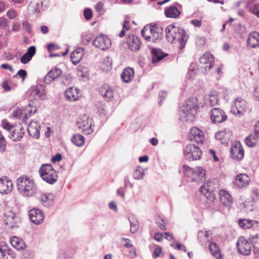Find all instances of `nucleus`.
I'll use <instances>...</instances> for the list:
<instances>
[{
	"label": "nucleus",
	"instance_id": "62",
	"mask_svg": "<svg viewBox=\"0 0 259 259\" xmlns=\"http://www.w3.org/2000/svg\"><path fill=\"white\" fill-rule=\"evenodd\" d=\"M62 159V155L60 153H58L56 154L52 159V161L53 162H56L57 161H60Z\"/></svg>",
	"mask_w": 259,
	"mask_h": 259
},
{
	"label": "nucleus",
	"instance_id": "14",
	"mask_svg": "<svg viewBox=\"0 0 259 259\" xmlns=\"http://www.w3.org/2000/svg\"><path fill=\"white\" fill-rule=\"evenodd\" d=\"M199 62L202 65V68L204 69L206 73L212 67L214 63V58L211 54L207 52L200 57Z\"/></svg>",
	"mask_w": 259,
	"mask_h": 259
},
{
	"label": "nucleus",
	"instance_id": "38",
	"mask_svg": "<svg viewBox=\"0 0 259 259\" xmlns=\"http://www.w3.org/2000/svg\"><path fill=\"white\" fill-rule=\"evenodd\" d=\"M258 138L254 134L248 136L244 140L245 144L250 147H254L256 143L257 139Z\"/></svg>",
	"mask_w": 259,
	"mask_h": 259
},
{
	"label": "nucleus",
	"instance_id": "59",
	"mask_svg": "<svg viewBox=\"0 0 259 259\" xmlns=\"http://www.w3.org/2000/svg\"><path fill=\"white\" fill-rule=\"evenodd\" d=\"M167 96V93L165 91H160L159 93V98L160 100L159 101V104L161 105V102L163 100H164Z\"/></svg>",
	"mask_w": 259,
	"mask_h": 259
},
{
	"label": "nucleus",
	"instance_id": "46",
	"mask_svg": "<svg viewBox=\"0 0 259 259\" xmlns=\"http://www.w3.org/2000/svg\"><path fill=\"white\" fill-rule=\"evenodd\" d=\"M27 76V72L24 69H20L18 71L17 73L14 76V77L17 78L19 76L22 78V81H23Z\"/></svg>",
	"mask_w": 259,
	"mask_h": 259
},
{
	"label": "nucleus",
	"instance_id": "28",
	"mask_svg": "<svg viewBox=\"0 0 259 259\" xmlns=\"http://www.w3.org/2000/svg\"><path fill=\"white\" fill-rule=\"evenodd\" d=\"M247 46L254 48L259 46V33L254 31L248 36L247 40Z\"/></svg>",
	"mask_w": 259,
	"mask_h": 259
},
{
	"label": "nucleus",
	"instance_id": "33",
	"mask_svg": "<svg viewBox=\"0 0 259 259\" xmlns=\"http://www.w3.org/2000/svg\"><path fill=\"white\" fill-rule=\"evenodd\" d=\"M24 135L23 128L20 126L19 129H15L10 134V138L14 141H20Z\"/></svg>",
	"mask_w": 259,
	"mask_h": 259
},
{
	"label": "nucleus",
	"instance_id": "41",
	"mask_svg": "<svg viewBox=\"0 0 259 259\" xmlns=\"http://www.w3.org/2000/svg\"><path fill=\"white\" fill-rule=\"evenodd\" d=\"M45 90L41 85H37L31 91V95L37 96L38 98H43Z\"/></svg>",
	"mask_w": 259,
	"mask_h": 259
},
{
	"label": "nucleus",
	"instance_id": "10",
	"mask_svg": "<svg viewBox=\"0 0 259 259\" xmlns=\"http://www.w3.org/2000/svg\"><path fill=\"white\" fill-rule=\"evenodd\" d=\"M182 5L177 2L165 8L164 14L166 17L176 18L181 14Z\"/></svg>",
	"mask_w": 259,
	"mask_h": 259
},
{
	"label": "nucleus",
	"instance_id": "34",
	"mask_svg": "<svg viewBox=\"0 0 259 259\" xmlns=\"http://www.w3.org/2000/svg\"><path fill=\"white\" fill-rule=\"evenodd\" d=\"M7 254L13 255V251L7 244L2 243L0 244V259H5Z\"/></svg>",
	"mask_w": 259,
	"mask_h": 259
},
{
	"label": "nucleus",
	"instance_id": "49",
	"mask_svg": "<svg viewBox=\"0 0 259 259\" xmlns=\"http://www.w3.org/2000/svg\"><path fill=\"white\" fill-rule=\"evenodd\" d=\"M83 14L85 18L87 20H90L92 17V12L89 8H86L84 10Z\"/></svg>",
	"mask_w": 259,
	"mask_h": 259
},
{
	"label": "nucleus",
	"instance_id": "57",
	"mask_svg": "<svg viewBox=\"0 0 259 259\" xmlns=\"http://www.w3.org/2000/svg\"><path fill=\"white\" fill-rule=\"evenodd\" d=\"M252 13L256 15L259 18V4H255L251 9Z\"/></svg>",
	"mask_w": 259,
	"mask_h": 259
},
{
	"label": "nucleus",
	"instance_id": "43",
	"mask_svg": "<svg viewBox=\"0 0 259 259\" xmlns=\"http://www.w3.org/2000/svg\"><path fill=\"white\" fill-rule=\"evenodd\" d=\"M130 222L131 228L130 231L132 233H136L139 229V223L138 221L134 218H128Z\"/></svg>",
	"mask_w": 259,
	"mask_h": 259
},
{
	"label": "nucleus",
	"instance_id": "45",
	"mask_svg": "<svg viewBox=\"0 0 259 259\" xmlns=\"http://www.w3.org/2000/svg\"><path fill=\"white\" fill-rule=\"evenodd\" d=\"M144 171L142 168L137 167L133 172V177L135 179L140 180L143 178Z\"/></svg>",
	"mask_w": 259,
	"mask_h": 259
},
{
	"label": "nucleus",
	"instance_id": "6",
	"mask_svg": "<svg viewBox=\"0 0 259 259\" xmlns=\"http://www.w3.org/2000/svg\"><path fill=\"white\" fill-rule=\"evenodd\" d=\"M185 158L189 161L201 159L202 152L200 148L195 144H188L183 149Z\"/></svg>",
	"mask_w": 259,
	"mask_h": 259
},
{
	"label": "nucleus",
	"instance_id": "3",
	"mask_svg": "<svg viewBox=\"0 0 259 259\" xmlns=\"http://www.w3.org/2000/svg\"><path fill=\"white\" fill-rule=\"evenodd\" d=\"M18 191L21 194L25 197H29L34 194L36 185L33 180L26 176H22L17 180Z\"/></svg>",
	"mask_w": 259,
	"mask_h": 259
},
{
	"label": "nucleus",
	"instance_id": "8",
	"mask_svg": "<svg viewBox=\"0 0 259 259\" xmlns=\"http://www.w3.org/2000/svg\"><path fill=\"white\" fill-rule=\"evenodd\" d=\"M210 117L212 123H220L226 121L228 116L226 113L220 108H214L210 111Z\"/></svg>",
	"mask_w": 259,
	"mask_h": 259
},
{
	"label": "nucleus",
	"instance_id": "30",
	"mask_svg": "<svg viewBox=\"0 0 259 259\" xmlns=\"http://www.w3.org/2000/svg\"><path fill=\"white\" fill-rule=\"evenodd\" d=\"M10 242L11 245L17 250L24 249L26 245L25 242L22 239L16 236L11 237Z\"/></svg>",
	"mask_w": 259,
	"mask_h": 259
},
{
	"label": "nucleus",
	"instance_id": "29",
	"mask_svg": "<svg viewBox=\"0 0 259 259\" xmlns=\"http://www.w3.org/2000/svg\"><path fill=\"white\" fill-rule=\"evenodd\" d=\"M83 49L78 48L74 50L70 55V59L73 64H77L80 62L83 56Z\"/></svg>",
	"mask_w": 259,
	"mask_h": 259
},
{
	"label": "nucleus",
	"instance_id": "53",
	"mask_svg": "<svg viewBox=\"0 0 259 259\" xmlns=\"http://www.w3.org/2000/svg\"><path fill=\"white\" fill-rule=\"evenodd\" d=\"M26 53L32 57L36 53L35 47L34 46H30L27 49Z\"/></svg>",
	"mask_w": 259,
	"mask_h": 259
},
{
	"label": "nucleus",
	"instance_id": "20",
	"mask_svg": "<svg viewBox=\"0 0 259 259\" xmlns=\"http://www.w3.org/2000/svg\"><path fill=\"white\" fill-rule=\"evenodd\" d=\"M62 73V70L57 67L52 68L45 76L44 82L46 84L50 83L56 78L59 77Z\"/></svg>",
	"mask_w": 259,
	"mask_h": 259
},
{
	"label": "nucleus",
	"instance_id": "13",
	"mask_svg": "<svg viewBox=\"0 0 259 259\" xmlns=\"http://www.w3.org/2000/svg\"><path fill=\"white\" fill-rule=\"evenodd\" d=\"M111 45L110 39L105 35H100L97 36L93 41V46L102 50L109 49Z\"/></svg>",
	"mask_w": 259,
	"mask_h": 259
},
{
	"label": "nucleus",
	"instance_id": "24",
	"mask_svg": "<svg viewBox=\"0 0 259 259\" xmlns=\"http://www.w3.org/2000/svg\"><path fill=\"white\" fill-rule=\"evenodd\" d=\"M199 190L210 201H213L215 199V196L212 188L210 187V185H207V183L202 185Z\"/></svg>",
	"mask_w": 259,
	"mask_h": 259
},
{
	"label": "nucleus",
	"instance_id": "63",
	"mask_svg": "<svg viewBox=\"0 0 259 259\" xmlns=\"http://www.w3.org/2000/svg\"><path fill=\"white\" fill-rule=\"evenodd\" d=\"M191 23L196 27H200L202 25L201 21L197 19L192 20Z\"/></svg>",
	"mask_w": 259,
	"mask_h": 259
},
{
	"label": "nucleus",
	"instance_id": "23",
	"mask_svg": "<svg viewBox=\"0 0 259 259\" xmlns=\"http://www.w3.org/2000/svg\"><path fill=\"white\" fill-rule=\"evenodd\" d=\"M66 98L70 101L77 100L80 97L79 90L76 88L71 87L65 92Z\"/></svg>",
	"mask_w": 259,
	"mask_h": 259
},
{
	"label": "nucleus",
	"instance_id": "40",
	"mask_svg": "<svg viewBox=\"0 0 259 259\" xmlns=\"http://www.w3.org/2000/svg\"><path fill=\"white\" fill-rule=\"evenodd\" d=\"M25 114V117L22 119V121L23 123H26L28 118L27 114L24 113L23 111L20 108H17L12 113L14 117L17 119H20L22 115Z\"/></svg>",
	"mask_w": 259,
	"mask_h": 259
},
{
	"label": "nucleus",
	"instance_id": "16",
	"mask_svg": "<svg viewBox=\"0 0 259 259\" xmlns=\"http://www.w3.org/2000/svg\"><path fill=\"white\" fill-rule=\"evenodd\" d=\"M126 43L128 49L133 52L139 51L142 45L139 38L134 34L128 36L126 39Z\"/></svg>",
	"mask_w": 259,
	"mask_h": 259
},
{
	"label": "nucleus",
	"instance_id": "36",
	"mask_svg": "<svg viewBox=\"0 0 259 259\" xmlns=\"http://www.w3.org/2000/svg\"><path fill=\"white\" fill-rule=\"evenodd\" d=\"M42 7V1H31L28 6V9L33 13L38 12Z\"/></svg>",
	"mask_w": 259,
	"mask_h": 259
},
{
	"label": "nucleus",
	"instance_id": "48",
	"mask_svg": "<svg viewBox=\"0 0 259 259\" xmlns=\"http://www.w3.org/2000/svg\"><path fill=\"white\" fill-rule=\"evenodd\" d=\"M6 148V141L4 137L0 132V152H4Z\"/></svg>",
	"mask_w": 259,
	"mask_h": 259
},
{
	"label": "nucleus",
	"instance_id": "7",
	"mask_svg": "<svg viewBox=\"0 0 259 259\" xmlns=\"http://www.w3.org/2000/svg\"><path fill=\"white\" fill-rule=\"evenodd\" d=\"M246 110V102L241 97H237L231 105V112L238 117L244 115Z\"/></svg>",
	"mask_w": 259,
	"mask_h": 259
},
{
	"label": "nucleus",
	"instance_id": "27",
	"mask_svg": "<svg viewBox=\"0 0 259 259\" xmlns=\"http://www.w3.org/2000/svg\"><path fill=\"white\" fill-rule=\"evenodd\" d=\"M40 125L36 121H32L27 127V131L29 135L35 139L39 137Z\"/></svg>",
	"mask_w": 259,
	"mask_h": 259
},
{
	"label": "nucleus",
	"instance_id": "44",
	"mask_svg": "<svg viewBox=\"0 0 259 259\" xmlns=\"http://www.w3.org/2000/svg\"><path fill=\"white\" fill-rule=\"evenodd\" d=\"M141 35L146 40L150 41V26L144 27L141 31Z\"/></svg>",
	"mask_w": 259,
	"mask_h": 259
},
{
	"label": "nucleus",
	"instance_id": "17",
	"mask_svg": "<svg viewBox=\"0 0 259 259\" xmlns=\"http://www.w3.org/2000/svg\"><path fill=\"white\" fill-rule=\"evenodd\" d=\"M29 216L32 223L36 225L40 224L44 221L42 211L39 209H32L29 211Z\"/></svg>",
	"mask_w": 259,
	"mask_h": 259
},
{
	"label": "nucleus",
	"instance_id": "37",
	"mask_svg": "<svg viewBox=\"0 0 259 259\" xmlns=\"http://www.w3.org/2000/svg\"><path fill=\"white\" fill-rule=\"evenodd\" d=\"M218 103V98L214 95H208L205 97V104L206 106H213Z\"/></svg>",
	"mask_w": 259,
	"mask_h": 259
},
{
	"label": "nucleus",
	"instance_id": "32",
	"mask_svg": "<svg viewBox=\"0 0 259 259\" xmlns=\"http://www.w3.org/2000/svg\"><path fill=\"white\" fill-rule=\"evenodd\" d=\"M152 60L153 63L158 62L167 56V54H164L160 49H153L151 51Z\"/></svg>",
	"mask_w": 259,
	"mask_h": 259
},
{
	"label": "nucleus",
	"instance_id": "18",
	"mask_svg": "<svg viewBox=\"0 0 259 259\" xmlns=\"http://www.w3.org/2000/svg\"><path fill=\"white\" fill-rule=\"evenodd\" d=\"M150 41L154 42L160 40L163 37V29L157 25H150Z\"/></svg>",
	"mask_w": 259,
	"mask_h": 259
},
{
	"label": "nucleus",
	"instance_id": "4",
	"mask_svg": "<svg viewBox=\"0 0 259 259\" xmlns=\"http://www.w3.org/2000/svg\"><path fill=\"white\" fill-rule=\"evenodd\" d=\"M183 172L187 181L191 182L200 183L205 180V170L200 167L193 169L188 166L183 165Z\"/></svg>",
	"mask_w": 259,
	"mask_h": 259
},
{
	"label": "nucleus",
	"instance_id": "39",
	"mask_svg": "<svg viewBox=\"0 0 259 259\" xmlns=\"http://www.w3.org/2000/svg\"><path fill=\"white\" fill-rule=\"evenodd\" d=\"M72 143L78 147L82 146L84 142V138L80 134H75L71 138Z\"/></svg>",
	"mask_w": 259,
	"mask_h": 259
},
{
	"label": "nucleus",
	"instance_id": "51",
	"mask_svg": "<svg viewBox=\"0 0 259 259\" xmlns=\"http://www.w3.org/2000/svg\"><path fill=\"white\" fill-rule=\"evenodd\" d=\"M78 128L84 130V128L88 126V122L87 120H78Z\"/></svg>",
	"mask_w": 259,
	"mask_h": 259
},
{
	"label": "nucleus",
	"instance_id": "58",
	"mask_svg": "<svg viewBox=\"0 0 259 259\" xmlns=\"http://www.w3.org/2000/svg\"><path fill=\"white\" fill-rule=\"evenodd\" d=\"M7 15L10 19H12L16 17L17 13L15 11L11 10L7 12Z\"/></svg>",
	"mask_w": 259,
	"mask_h": 259
},
{
	"label": "nucleus",
	"instance_id": "42",
	"mask_svg": "<svg viewBox=\"0 0 259 259\" xmlns=\"http://www.w3.org/2000/svg\"><path fill=\"white\" fill-rule=\"evenodd\" d=\"M209 248L210 251L213 256H215L217 258L220 256L219 248L215 243H210L209 245Z\"/></svg>",
	"mask_w": 259,
	"mask_h": 259
},
{
	"label": "nucleus",
	"instance_id": "35",
	"mask_svg": "<svg viewBox=\"0 0 259 259\" xmlns=\"http://www.w3.org/2000/svg\"><path fill=\"white\" fill-rule=\"evenodd\" d=\"M40 199L42 203H46L44 205L47 206L52 205L54 202V196L51 193L41 194Z\"/></svg>",
	"mask_w": 259,
	"mask_h": 259
},
{
	"label": "nucleus",
	"instance_id": "5",
	"mask_svg": "<svg viewBox=\"0 0 259 259\" xmlns=\"http://www.w3.org/2000/svg\"><path fill=\"white\" fill-rule=\"evenodd\" d=\"M39 172L42 179L49 184H54L57 181V172L50 164L42 165L39 169Z\"/></svg>",
	"mask_w": 259,
	"mask_h": 259
},
{
	"label": "nucleus",
	"instance_id": "1",
	"mask_svg": "<svg viewBox=\"0 0 259 259\" xmlns=\"http://www.w3.org/2000/svg\"><path fill=\"white\" fill-rule=\"evenodd\" d=\"M166 37L171 43L178 42L179 50H183L188 40L189 35L183 28L170 24L165 28Z\"/></svg>",
	"mask_w": 259,
	"mask_h": 259
},
{
	"label": "nucleus",
	"instance_id": "52",
	"mask_svg": "<svg viewBox=\"0 0 259 259\" xmlns=\"http://www.w3.org/2000/svg\"><path fill=\"white\" fill-rule=\"evenodd\" d=\"M227 132L226 130L219 131L215 134V138L218 140H221L223 139V137H225V135L227 134Z\"/></svg>",
	"mask_w": 259,
	"mask_h": 259
},
{
	"label": "nucleus",
	"instance_id": "21",
	"mask_svg": "<svg viewBox=\"0 0 259 259\" xmlns=\"http://www.w3.org/2000/svg\"><path fill=\"white\" fill-rule=\"evenodd\" d=\"M250 179L248 175L245 174H240L236 176L234 181V184L238 188H242L246 186Z\"/></svg>",
	"mask_w": 259,
	"mask_h": 259
},
{
	"label": "nucleus",
	"instance_id": "47",
	"mask_svg": "<svg viewBox=\"0 0 259 259\" xmlns=\"http://www.w3.org/2000/svg\"><path fill=\"white\" fill-rule=\"evenodd\" d=\"M32 58L26 52L20 58V61L23 64H26L31 60Z\"/></svg>",
	"mask_w": 259,
	"mask_h": 259
},
{
	"label": "nucleus",
	"instance_id": "64",
	"mask_svg": "<svg viewBox=\"0 0 259 259\" xmlns=\"http://www.w3.org/2000/svg\"><path fill=\"white\" fill-rule=\"evenodd\" d=\"M254 134L259 138V121L254 125Z\"/></svg>",
	"mask_w": 259,
	"mask_h": 259
},
{
	"label": "nucleus",
	"instance_id": "15",
	"mask_svg": "<svg viewBox=\"0 0 259 259\" xmlns=\"http://www.w3.org/2000/svg\"><path fill=\"white\" fill-rule=\"evenodd\" d=\"M231 156L233 159L241 160L244 157V150L239 141L235 142L231 148Z\"/></svg>",
	"mask_w": 259,
	"mask_h": 259
},
{
	"label": "nucleus",
	"instance_id": "19",
	"mask_svg": "<svg viewBox=\"0 0 259 259\" xmlns=\"http://www.w3.org/2000/svg\"><path fill=\"white\" fill-rule=\"evenodd\" d=\"M13 189V184L7 177L0 179V193L7 194L10 193Z\"/></svg>",
	"mask_w": 259,
	"mask_h": 259
},
{
	"label": "nucleus",
	"instance_id": "54",
	"mask_svg": "<svg viewBox=\"0 0 259 259\" xmlns=\"http://www.w3.org/2000/svg\"><path fill=\"white\" fill-rule=\"evenodd\" d=\"M59 47L57 45L54 44H50L48 45L47 49L49 52H51L56 50H58Z\"/></svg>",
	"mask_w": 259,
	"mask_h": 259
},
{
	"label": "nucleus",
	"instance_id": "12",
	"mask_svg": "<svg viewBox=\"0 0 259 259\" xmlns=\"http://www.w3.org/2000/svg\"><path fill=\"white\" fill-rule=\"evenodd\" d=\"M188 138L190 141L195 142L197 144H202L204 141V133L198 127H193L190 131Z\"/></svg>",
	"mask_w": 259,
	"mask_h": 259
},
{
	"label": "nucleus",
	"instance_id": "50",
	"mask_svg": "<svg viewBox=\"0 0 259 259\" xmlns=\"http://www.w3.org/2000/svg\"><path fill=\"white\" fill-rule=\"evenodd\" d=\"M8 20L4 17L0 18V28H6L8 25Z\"/></svg>",
	"mask_w": 259,
	"mask_h": 259
},
{
	"label": "nucleus",
	"instance_id": "11",
	"mask_svg": "<svg viewBox=\"0 0 259 259\" xmlns=\"http://www.w3.org/2000/svg\"><path fill=\"white\" fill-rule=\"evenodd\" d=\"M236 246L238 251L241 254L245 255L250 254L251 250V243L245 239L243 236H241L238 238Z\"/></svg>",
	"mask_w": 259,
	"mask_h": 259
},
{
	"label": "nucleus",
	"instance_id": "55",
	"mask_svg": "<svg viewBox=\"0 0 259 259\" xmlns=\"http://www.w3.org/2000/svg\"><path fill=\"white\" fill-rule=\"evenodd\" d=\"M22 26L25 28V30L27 31L29 33L31 32V25L30 23L25 21L22 23Z\"/></svg>",
	"mask_w": 259,
	"mask_h": 259
},
{
	"label": "nucleus",
	"instance_id": "31",
	"mask_svg": "<svg viewBox=\"0 0 259 259\" xmlns=\"http://www.w3.org/2000/svg\"><path fill=\"white\" fill-rule=\"evenodd\" d=\"M134 73L135 72L133 68L127 67L123 70L121 74V77L124 82H128L134 77Z\"/></svg>",
	"mask_w": 259,
	"mask_h": 259
},
{
	"label": "nucleus",
	"instance_id": "60",
	"mask_svg": "<svg viewBox=\"0 0 259 259\" xmlns=\"http://www.w3.org/2000/svg\"><path fill=\"white\" fill-rule=\"evenodd\" d=\"M92 39L91 34H87L83 36L82 41L84 44H87Z\"/></svg>",
	"mask_w": 259,
	"mask_h": 259
},
{
	"label": "nucleus",
	"instance_id": "26",
	"mask_svg": "<svg viewBox=\"0 0 259 259\" xmlns=\"http://www.w3.org/2000/svg\"><path fill=\"white\" fill-rule=\"evenodd\" d=\"M220 200L224 205L230 207L233 203L232 196L226 190H221L219 192Z\"/></svg>",
	"mask_w": 259,
	"mask_h": 259
},
{
	"label": "nucleus",
	"instance_id": "9",
	"mask_svg": "<svg viewBox=\"0 0 259 259\" xmlns=\"http://www.w3.org/2000/svg\"><path fill=\"white\" fill-rule=\"evenodd\" d=\"M4 222L8 228L12 229L18 227L20 220L16 213L9 211L5 213Z\"/></svg>",
	"mask_w": 259,
	"mask_h": 259
},
{
	"label": "nucleus",
	"instance_id": "2",
	"mask_svg": "<svg viewBox=\"0 0 259 259\" xmlns=\"http://www.w3.org/2000/svg\"><path fill=\"white\" fill-rule=\"evenodd\" d=\"M198 107L196 98H191L188 99L185 104L181 107L180 111L181 120L186 122L193 121L195 118Z\"/></svg>",
	"mask_w": 259,
	"mask_h": 259
},
{
	"label": "nucleus",
	"instance_id": "25",
	"mask_svg": "<svg viewBox=\"0 0 259 259\" xmlns=\"http://www.w3.org/2000/svg\"><path fill=\"white\" fill-rule=\"evenodd\" d=\"M238 225L244 229H250L251 227L259 228V222L249 219H240L238 220Z\"/></svg>",
	"mask_w": 259,
	"mask_h": 259
},
{
	"label": "nucleus",
	"instance_id": "61",
	"mask_svg": "<svg viewBox=\"0 0 259 259\" xmlns=\"http://www.w3.org/2000/svg\"><path fill=\"white\" fill-rule=\"evenodd\" d=\"M157 225L162 230H166V228L165 225L164 220L163 219H160V222H157Z\"/></svg>",
	"mask_w": 259,
	"mask_h": 259
},
{
	"label": "nucleus",
	"instance_id": "56",
	"mask_svg": "<svg viewBox=\"0 0 259 259\" xmlns=\"http://www.w3.org/2000/svg\"><path fill=\"white\" fill-rule=\"evenodd\" d=\"M122 241H124L125 243L123 245L126 248L132 247L133 244L131 243V240L128 238H122L121 239Z\"/></svg>",
	"mask_w": 259,
	"mask_h": 259
},
{
	"label": "nucleus",
	"instance_id": "22",
	"mask_svg": "<svg viewBox=\"0 0 259 259\" xmlns=\"http://www.w3.org/2000/svg\"><path fill=\"white\" fill-rule=\"evenodd\" d=\"M100 94L107 101H110L113 97L112 88L107 84H104L99 89Z\"/></svg>",
	"mask_w": 259,
	"mask_h": 259
}]
</instances>
